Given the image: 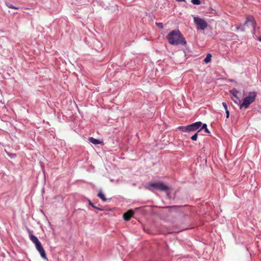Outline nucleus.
I'll use <instances>...</instances> for the list:
<instances>
[{
  "instance_id": "obj_1",
  "label": "nucleus",
  "mask_w": 261,
  "mask_h": 261,
  "mask_svg": "<svg viewBox=\"0 0 261 261\" xmlns=\"http://www.w3.org/2000/svg\"><path fill=\"white\" fill-rule=\"evenodd\" d=\"M169 43L172 45H181L186 46L187 41L179 30L171 31L166 36Z\"/></svg>"
},
{
  "instance_id": "obj_2",
  "label": "nucleus",
  "mask_w": 261,
  "mask_h": 261,
  "mask_svg": "<svg viewBox=\"0 0 261 261\" xmlns=\"http://www.w3.org/2000/svg\"><path fill=\"white\" fill-rule=\"evenodd\" d=\"M256 95L257 93L255 91L250 92L248 94V96L244 99L243 102L241 104L240 108L241 109L243 107L247 108L254 101Z\"/></svg>"
},
{
  "instance_id": "obj_3",
  "label": "nucleus",
  "mask_w": 261,
  "mask_h": 261,
  "mask_svg": "<svg viewBox=\"0 0 261 261\" xmlns=\"http://www.w3.org/2000/svg\"><path fill=\"white\" fill-rule=\"evenodd\" d=\"M202 123L201 122H196L186 126H179L178 129L184 132H195L198 130L200 127Z\"/></svg>"
},
{
  "instance_id": "obj_4",
  "label": "nucleus",
  "mask_w": 261,
  "mask_h": 261,
  "mask_svg": "<svg viewBox=\"0 0 261 261\" xmlns=\"http://www.w3.org/2000/svg\"><path fill=\"white\" fill-rule=\"evenodd\" d=\"M148 189L151 190V188L161 191H165L168 190L169 188L162 182H150L148 185Z\"/></svg>"
},
{
  "instance_id": "obj_5",
  "label": "nucleus",
  "mask_w": 261,
  "mask_h": 261,
  "mask_svg": "<svg viewBox=\"0 0 261 261\" xmlns=\"http://www.w3.org/2000/svg\"><path fill=\"white\" fill-rule=\"evenodd\" d=\"M194 23L198 30H204L208 25L207 22L203 19L199 17L193 16Z\"/></svg>"
},
{
  "instance_id": "obj_6",
  "label": "nucleus",
  "mask_w": 261,
  "mask_h": 261,
  "mask_svg": "<svg viewBox=\"0 0 261 261\" xmlns=\"http://www.w3.org/2000/svg\"><path fill=\"white\" fill-rule=\"evenodd\" d=\"M35 246H36V248L37 250H38V251L40 253L41 256L44 259H47L45 250H44L43 248L42 247L41 242L35 245Z\"/></svg>"
},
{
  "instance_id": "obj_7",
  "label": "nucleus",
  "mask_w": 261,
  "mask_h": 261,
  "mask_svg": "<svg viewBox=\"0 0 261 261\" xmlns=\"http://www.w3.org/2000/svg\"><path fill=\"white\" fill-rule=\"evenodd\" d=\"M256 22L254 18L251 16H247L246 17V20L245 21L244 25H250L252 28H255Z\"/></svg>"
},
{
  "instance_id": "obj_8",
  "label": "nucleus",
  "mask_w": 261,
  "mask_h": 261,
  "mask_svg": "<svg viewBox=\"0 0 261 261\" xmlns=\"http://www.w3.org/2000/svg\"><path fill=\"white\" fill-rule=\"evenodd\" d=\"M134 212L132 210H128L123 214V218L125 221H129L133 216Z\"/></svg>"
},
{
  "instance_id": "obj_9",
  "label": "nucleus",
  "mask_w": 261,
  "mask_h": 261,
  "mask_svg": "<svg viewBox=\"0 0 261 261\" xmlns=\"http://www.w3.org/2000/svg\"><path fill=\"white\" fill-rule=\"evenodd\" d=\"M245 25L243 24H240V25H234V26H232L231 27V30L232 31H239V30H240L241 31H245V29H244V26Z\"/></svg>"
},
{
  "instance_id": "obj_10",
  "label": "nucleus",
  "mask_w": 261,
  "mask_h": 261,
  "mask_svg": "<svg viewBox=\"0 0 261 261\" xmlns=\"http://www.w3.org/2000/svg\"><path fill=\"white\" fill-rule=\"evenodd\" d=\"M30 233V240L35 244V245H36L40 243V242L39 241L38 239L35 236H34L32 233L31 231H29Z\"/></svg>"
},
{
  "instance_id": "obj_11",
  "label": "nucleus",
  "mask_w": 261,
  "mask_h": 261,
  "mask_svg": "<svg viewBox=\"0 0 261 261\" xmlns=\"http://www.w3.org/2000/svg\"><path fill=\"white\" fill-rule=\"evenodd\" d=\"M230 93L232 95V100L236 102L237 103V101L233 98H236L237 100H239V98L237 96V93H238V91L236 89H233L230 91Z\"/></svg>"
},
{
  "instance_id": "obj_12",
  "label": "nucleus",
  "mask_w": 261,
  "mask_h": 261,
  "mask_svg": "<svg viewBox=\"0 0 261 261\" xmlns=\"http://www.w3.org/2000/svg\"><path fill=\"white\" fill-rule=\"evenodd\" d=\"M89 140L91 143L95 145L99 144L101 143V142L100 140L96 139L93 137H90L89 138Z\"/></svg>"
},
{
  "instance_id": "obj_13",
  "label": "nucleus",
  "mask_w": 261,
  "mask_h": 261,
  "mask_svg": "<svg viewBox=\"0 0 261 261\" xmlns=\"http://www.w3.org/2000/svg\"><path fill=\"white\" fill-rule=\"evenodd\" d=\"M98 197L100 198L103 201H106L107 200V198H106L105 195L102 192L100 191L97 195Z\"/></svg>"
},
{
  "instance_id": "obj_14",
  "label": "nucleus",
  "mask_w": 261,
  "mask_h": 261,
  "mask_svg": "<svg viewBox=\"0 0 261 261\" xmlns=\"http://www.w3.org/2000/svg\"><path fill=\"white\" fill-rule=\"evenodd\" d=\"M212 55L210 54H208L204 59V61L206 63L210 62L211 61Z\"/></svg>"
},
{
  "instance_id": "obj_15",
  "label": "nucleus",
  "mask_w": 261,
  "mask_h": 261,
  "mask_svg": "<svg viewBox=\"0 0 261 261\" xmlns=\"http://www.w3.org/2000/svg\"><path fill=\"white\" fill-rule=\"evenodd\" d=\"M6 5L9 8H12V9H18V7H16L13 6L12 4H11L9 3H6Z\"/></svg>"
},
{
  "instance_id": "obj_16",
  "label": "nucleus",
  "mask_w": 261,
  "mask_h": 261,
  "mask_svg": "<svg viewBox=\"0 0 261 261\" xmlns=\"http://www.w3.org/2000/svg\"><path fill=\"white\" fill-rule=\"evenodd\" d=\"M201 129L199 130L197 133H195L193 136L191 137V139L193 141H196L198 137V133L200 131Z\"/></svg>"
},
{
  "instance_id": "obj_17",
  "label": "nucleus",
  "mask_w": 261,
  "mask_h": 261,
  "mask_svg": "<svg viewBox=\"0 0 261 261\" xmlns=\"http://www.w3.org/2000/svg\"><path fill=\"white\" fill-rule=\"evenodd\" d=\"M191 3L196 5H199L201 4L200 0H191Z\"/></svg>"
},
{
  "instance_id": "obj_18",
  "label": "nucleus",
  "mask_w": 261,
  "mask_h": 261,
  "mask_svg": "<svg viewBox=\"0 0 261 261\" xmlns=\"http://www.w3.org/2000/svg\"><path fill=\"white\" fill-rule=\"evenodd\" d=\"M89 204L91 206H92V207H93L94 208H96L97 210H99L100 211H102L103 210L102 208H98L97 207H96V206H95L93 203H92V202L90 201V200H89Z\"/></svg>"
},
{
  "instance_id": "obj_19",
  "label": "nucleus",
  "mask_w": 261,
  "mask_h": 261,
  "mask_svg": "<svg viewBox=\"0 0 261 261\" xmlns=\"http://www.w3.org/2000/svg\"><path fill=\"white\" fill-rule=\"evenodd\" d=\"M202 129H204L205 132L207 133H210L208 129L207 128V125L206 124H203L202 127Z\"/></svg>"
},
{
  "instance_id": "obj_20",
  "label": "nucleus",
  "mask_w": 261,
  "mask_h": 261,
  "mask_svg": "<svg viewBox=\"0 0 261 261\" xmlns=\"http://www.w3.org/2000/svg\"><path fill=\"white\" fill-rule=\"evenodd\" d=\"M156 25L158 27H159L160 28L163 29V25L162 23H158V22H156Z\"/></svg>"
},
{
  "instance_id": "obj_21",
  "label": "nucleus",
  "mask_w": 261,
  "mask_h": 261,
  "mask_svg": "<svg viewBox=\"0 0 261 261\" xmlns=\"http://www.w3.org/2000/svg\"><path fill=\"white\" fill-rule=\"evenodd\" d=\"M222 105L224 107L225 111L228 110V108H227V104L225 102H222Z\"/></svg>"
},
{
  "instance_id": "obj_22",
  "label": "nucleus",
  "mask_w": 261,
  "mask_h": 261,
  "mask_svg": "<svg viewBox=\"0 0 261 261\" xmlns=\"http://www.w3.org/2000/svg\"><path fill=\"white\" fill-rule=\"evenodd\" d=\"M226 112V118H228L229 117V111L228 110H226L225 111Z\"/></svg>"
},
{
  "instance_id": "obj_23",
  "label": "nucleus",
  "mask_w": 261,
  "mask_h": 261,
  "mask_svg": "<svg viewBox=\"0 0 261 261\" xmlns=\"http://www.w3.org/2000/svg\"><path fill=\"white\" fill-rule=\"evenodd\" d=\"M177 2H185V0H176Z\"/></svg>"
},
{
  "instance_id": "obj_24",
  "label": "nucleus",
  "mask_w": 261,
  "mask_h": 261,
  "mask_svg": "<svg viewBox=\"0 0 261 261\" xmlns=\"http://www.w3.org/2000/svg\"><path fill=\"white\" fill-rule=\"evenodd\" d=\"M258 40L261 41V38H259Z\"/></svg>"
}]
</instances>
